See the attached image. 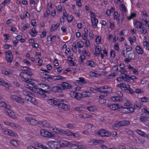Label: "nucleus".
<instances>
[{"mask_svg":"<svg viewBox=\"0 0 149 149\" xmlns=\"http://www.w3.org/2000/svg\"><path fill=\"white\" fill-rule=\"evenodd\" d=\"M41 86L43 89L38 88L37 93L41 95L42 97H45L46 96V94L49 93L51 89L48 86L45 84H42Z\"/></svg>","mask_w":149,"mask_h":149,"instance_id":"obj_1","label":"nucleus"},{"mask_svg":"<svg viewBox=\"0 0 149 149\" xmlns=\"http://www.w3.org/2000/svg\"><path fill=\"white\" fill-rule=\"evenodd\" d=\"M95 89L100 93H103V94L101 95L104 96H106L107 95L108 93H110L112 91L111 88L107 86H101L100 88L96 87Z\"/></svg>","mask_w":149,"mask_h":149,"instance_id":"obj_2","label":"nucleus"},{"mask_svg":"<svg viewBox=\"0 0 149 149\" xmlns=\"http://www.w3.org/2000/svg\"><path fill=\"white\" fill-rule=\"evenodd\" d=\"M33 75V73L32 72H21L19 74V76L24 79L25 81H28L29 82H31L32 79L27 77L28 76H31Z\"/></svg>","mask_w":149,"mask_h":149,"instance_id":"obj_3","label":"nucleus"},{"mask_svg":"<svg viewBox=\"0 0 149 149\" xmlns=\"http://www.w3.org/2000/svg\"><path fill=\"white\" fill-rule=\"evenodd\" d=\"M97 134L101 136L109 137L110 136L111 134L108 131L105 130L101 129L97 131Z\"/></svg>","mask_w":149,"mask_h":149,"instance_id":"obj_4","label":"nucleus"},{"mask_svg":"<svg viewBox=\"0 0 149 149\" xmlns=\"http://www.w3.org/2000/svg\"><path fill=\"white\" fill-rule=\"evenodd\" d=\"M40 134L42 136L49 138L52 137L53 135L51 132L47 131L44 129L40 130Z\"/></svg>","mask_w":149,"mask_h":149,"instance_id":"obj_5","label":"nucleus"},{"mask_svg":"<svg viewBox=\"0 0 149 149\" xmlns=\"http://www.w3.org/2000/svg\"><path fill=\"white\" fill-rule=\"evenodd\" d=\"M6 58L8 63H10L12 61L13 56L11 52L10 51L6 52Z\"/></svg>","mask_w":149,"mask_h":149,"instance_id":"obj_6","label":"nucleus"},{"mask_svg":"<svg viewBox=\"0 0 149 149\" xmlns=\"http://www.w3.org/2000/svg\"><path fill=\"white\" fill-rule=\"evenodd\" d=\"M10 98L15 101L21 104H23L24 103L23 100L20 97H18L16 95H11Z\"/></svg>","mask_w":149,"mask_h":149,"instance_id":"obj_7","label":"nucleus"},{"mask_svg":"<svg viewBox=\"0 0 149 149\" xmlns=\"http://www.w3.org/2000/svg\"><path fill=\"white\" fill-rule=\"evenodd\" d=\"M56 105L58 106L59 108L64 109L65 110H68L69 108V106L68 105L58 102Z\"/></svg>","mask_w":149,"mask_h":149,"instance_id":"obj_8","label":"nucleus"},{"mask_svg":"<svg viewBox=\"0 0 149 149\" xmlns=\"http://www.w3.org/2000/svg\"><path fill=\"white\" fill-rule=\"evenodd\" d=\"M120 77L124 81H126L127 82H128L131 80V76H130L124 73H121L120 76Z\"/></svg>","mask_w":149,"mask_h":149,"instance_id":"obj_9","label":"nucleus"},{"mask_svg":"<svg viewBox=\"0 0 149 149\" xmlns=\"http://www.w3.org/2000/svg\"><path fill=\"white\" fill-rule=\"evenodd\" d=\"M70 143V142H69L68 141H60V145H58V146L56 147L55 148L58 149L61 146L65 147L68 146V147H69V146Z\"/></svg>","mask_w":149,"mask_h":149,"instance_id":"obj_10","label":"nucleus"},{"mask_svg":"<svg viewBox=\"0 0 149 149\" xmlns=\"http://www.w3.org/2000/svg\"><path fill=\"white\" fill-rule=\"evenodd\" d=\"M25 119L29 123L32 125H36L38 123V121L30 117H26Z\"/></svg>","mask_w":149,"mask_h":149,"instance_id":"obj_11","label":"nucleus"},{"mask_svg":"<svg viewBox=\"0 0 149 149\" xmlns=\"http://www.w3.org/2000/svg\"><path fill=\"white\" fill-rule=\"evenodd\" d=\"M69 147L71 149H81L82 148V146L81 145L73 144L70 143Z\"/></svg>","mask_w":149,"mask_h":149,"instance_id":"obj_12","label":"nucleus"},{"mask_svg":"<svg viewBox=\"0 0 149 149\" xmlns=\"http://www.w3.org/2000/svg\"><path fill=\"white\" fill-rule=\"evenodd\" d=\"M37 123L39 125L46 127H50V125L46 121H41L38 122Z\"/></svg>","mask_w":149,"mask_h":149,"instance_id":"obj_13","label":"nucleus"},{"mask_svg":"<svg viewBox=\"0 0 149 149\" xmlns=\"http://www.w3.org/2000/svg\"><path fill=\"white\" fill-rule=\"evenodd\" d=\"M53 91L55 92H60L63 90L61 86H56L53 87L51 89Z\"/></svg>","mask_w":149,"mask_h":149,"instance_id":"obj_14","label":"nucleus"},{"mask_svg":"<svg viewBox=\"0 0 149 149\" xmlns=\"http://www.w3.org/2000/svg\"><path fill=\"white\" fill-rule=\"evenodd\" d=\"M91 21L92 25L93 27L95 28L97 26V24L98 22V19L95 17H91Z\"/></svg>","mask_w":149,"mask_h":149,"instance_id":"obj_15","label":"nucleus"},{"mask_svg":"<svg viewBox=\"0 0 149 149\" xmlns=\"http://www.w3.org/2000/svg\"><path fill=\"white\" fill-rule=\"evenodd\" d=\"M107 106L110 109L113 110H115L119 108L118 105L116 104H108Z\"/></svg>","mask_w":149,"mask_h":149,"instance_id":"obj_16","label":"nucleus"},{"mask_svg":"<svg viewBox=\"0 0 149 149\" xmlns=\"http://www.w3.org/2000/svg\"><path fill=\"white\" fill-rule=\"evenodd\" d=\"M62 88L64 89H69L72 88V86L69 83L63 82L62 83Z\"/></svg>","mask_w":149,"mask_h":149,"instance_id":"obj_17","label":"nucleus"},{"mask_svg":"<svg viewBox=\"0 0 149 149\" xmlns=\"http://www.w3.org/2000/svg\"><path fill=\"white\" fill-rule=\"evenodd\" d=\"M125 90L127 91V92L130 93L131 94H133L134 93V91L130 87V85L128 84L126 85V87H125Z\"/></svg>","mask_w":149,"mask_h":149,"instance_id":"obj_18","label":"nucleus"},{"mask_svg":"<svg viewBox=\"0 0 149 149\" xmlns=\"http://www.w3.org/2000/svg\"><path fill=\"white\" fill-rule=\"evenodd\" d=\"M52 76H50L49 74L46 73L43 75V76L40 78L43 81H45L46 79H51Z\"/></svg>","mask_w":149,"mask_h":149,"instance_id":"obj_19","label":"nucleus"},{"mask_svg":"<svg viewBox=\"0 0 149 149\" xmlns=\"http://www.w3.org/2000/svg\"><path fill=\"white\" fill-rule=\"evenodd\" d=\"M143 24L138 21H136L134 24V26L137 29H141L142 27Z\"/></svg>","mask_w":149,"mask_h":149,"instance_id":"obj_20","label":"nucleus"},{"mask_svg":"<svg viewBox=\"0 0 149 149\" xmlns=\"http://www.w3.org/2000/svg\"><path fill=\"white\" fill-rule=\"evenodd\" d=\"M130 122L128 121L123 120L118 122V126H122L125 125H127L130 124Z\"/></svg>","mask_w":149,"mask_h":149,"instance_id":"obj_21","label":"nucleus"},{"mask_svg":"<svg viewBox=\"0 0 149 149\" xmlns=\"http://www.w3.org/2000/svg\"><path fill=\"white\" fill-rule=\"evenodd\" d=\"M81 98L87 97H90L91 95V93L89 91L84 92L80 93Z\"/></svg>","mask_w":149,"mask_h":149,"instance_id":"obj_22","label":"nucleus"},{"mask_svg":"<svg viewBox=\"0 0 149 149\" xmlns=\"http://www.w3.org/2000/svg\"><path fill=\"white\" fill-rule=\"evenodd\" d=\"M142 112L143 113L142 114L144 116H145L147 118H149V111H148L146 109H143L142 110Z\"/></svg>","mask_w":149,"mask_h":149,"instance_id":"obj_23","label":"nucleus"},{"mask_svg":"<svg viewBox=\"0 0 149 149\" xmlns=\"http://www.w3.org/2000/svg\"><path fill=\"white\" fill-rule=\"evenodd\" d=\"M30 89L32 90L34 92L37 93L38 88L33 85L31 82H29Z\"/></svg>","mask_w":149,"mask_h":149,"instance_id":"obj_24","label":"nucleus"},{"mask_svg":"<svg viewBox=\"0 0 149 149\" xmlns=\"http://www.w3.org/2000/svg\"><path fill=\"white\" fill-rule=\"evenodd\" d=\"M119 111L121 113H128V109L127 107H119Z\"/></svg>","mask_w":149,"mask_h":149,"instance_id":"obj_25","label":"nucleus"},{"mask_svg":"<svg viewBox=\"0 0 149 149\" xmlns=\"http://www.w3.org/2000/svg\"><path fill=\"white\" fill-rule=\"evenodd\" d=\"M135 49L137 53L139 54H142L143 52V51L141 47L139 45H137L136 46Z\"/></svg>","mask_w":149,"mask_h":149,"instance_id":"obj_26","label":"nucleus"},{"mask_svg":"<svg viewBox=\"0 0 149 149\" xmlns=\"http://www.w3.org/2000/svg\"><path fill=\"white\" fill-rule=\"evenodd\" d=\"M38 33V32L36 30L35 28L34 27H33L31 29V31L29 32V33L33 37L36 36Z\"/></svg>","mask_w":149,"mask_h":149,"instance_id":"obj_27","label":"nucleus"},{"mask_svg":"<svg viewBox=\"0 0 149 149\" xmlns=\"http://www.w3.org/2000/svg\"><path fill=\"white\" fill-rule=\"evenodd\" d=\"M48 103L51 105H56L57 104L58 102L53 99H49L47 100Z\"/></svg>","mask_w":149,"mask_h":149,"instance_id":"obj_28","label":"nucleus"},{"mask_svg":"<svg viewBox=\"0 0 149 149\" xmlns=\"http://www.w3.org/2000/svg\"><path fill=\"white\" fill-rule=\"evenodd\" d=\"M8 115L13 118H16V116L14 112L12 111L9 110L7 111Z\"/></svg>","mask_w":149,"mask_h":149,"instance_id":"obj_29","label":"nucleus"},{"mask_svg":"<svg viewBox=\"0 0 149 149\" xmlns=\"http://www.w3.org/2000/svg\"><path fill=\"white\" fill-rule=\"evenodd\" d=\"M95 52L97 54L96 55V56H99L101 51V47L100 46L96 47L95 48Z\"/></svg>","mask_w":149,"mask_h":149,"instance_id":"obj_30","label":"nucleus"},{"mask_svg":"<svg viewBox=\"0 0 149 149\" xmlns=\"http://www.w3.org/2000/svg\"><path fill=\"white\" fill-rule=\"evenodd\" d=\"M52 77L51 79L54 80L62 79L64 78V77L61 76L59 75L52 76Z\"/></svg>","mask_w":149,"mask_h":149,"instance_id":"obj_31","label":"nucleus"},{"mask_svg":"<svg viewBox=\"0 0 149 149\" xmlns=\"http://www.w3.org/2000/svg\"><path fill=\"white\" fill-rule=\"evenodd\" d=\"M22 93L24 95H26L28 96L26 98V99H27V98H28L30 96V95L31 94V92L25 90L23 91Z\"/></svg>","mask_w":149,"mask_h":149,"instance_id":"obj_32","label":"nucleus"},{"mask_svg":"<svg viewBox=\"0 0 149 149\" xmlns=\"http://www.w3.org/2000/svg\"><path fill=\"white\" fill-rule=\"evenodd\" d=\"M60 23H57L55 25H52V27L50 29V30L52 31L56 29L58 27Z\"/></svg>","mask_w":149,"mask_h":149,"instance_id":"obj_33","label":"nucleus"},{"mask_svg":"<svg viewBox=\"0 0 149 149\" xmlns=\"http://www.w3.org/2000/svg\"><path fill=\"white\" fill-rule=\"evenodd\" d=\"M143 45L144 47L146 49L149 51V42L147 41H145L143 42Z\"/></svg>","mask_w":149,"mask_h":149,"instance_id":"obj_34","label":"nucleus"},{"mask_svg":"<svg viewBox=\"0 0 149 149\" xmlns=\"http://www.w3.org/2000/svg\"><path fill=\"white\" fill-rule=\"evenodd\" d=\"M99 143L97 140L94 139H92L90 140V145H97Z\"/></svg>","mask_w":149,"mask_h":149,"instance_id":"obj_35","label":"nucleus"},{"mask_svg":"<svg viewBox=\"0 0 149 149\" xmlns=\"http://www.w3.org/2000/svg\"><path fill=\"white\" fill-rule=\"evenodd\" d=\"M137 133L141 136H143L145 137L147 136V134H146L144 132H142L141 130H136Z\"/></svg>","mask_w":149,"mask_h":149,"instance_id":"obj_36","label":"nucleus"},{"mask_svg":"<svg viewBox=\"0 0 149 149\" xmlns=\"http://www.w3.org/2000/svg\"><path fill=\"white\" fill-rule=\"evenodd\" d=\"M53 130L55 132L62 134L63 130L58 128H54Z\"/></svg>","mask_w":149,"mask_h":149,"instance_id":"obj_37","label":"nucleus"},{"mask_svg":"<svg viewBox=\"0 0 149 149\" xmlns=\"http://www.w3.org/2000/svg\"><path fill=\"white\" fill-rule=\"evenodd\" d=\"M135 55L134 52L130 53L127 57L131 60H133L135 57Z\"/></svg>","mask_w":149,"mask_h":149,"instance_id":"obj_38","label":"nucleus"},{"mask_svg":"<svg viewBox=\"0 0 149 149\" xmlns=\"http://www.w3.org/2000/svg\"><path fill=\"white\" fill-rule=\"evenodd\" d=\"M111 99L112 101L115 102L120 101L121 100L120 98L118 96L112 97Z\"/></svg>","mask_w":149,"mask_h":149,"instance_id":"obj_39","label":"nucleus"},{"mask_svg":"<svg viewBox=\"0 0 149 149\" xmlns=\"http://www.w3.org/2000/svg\"><path fill=\"white\" fill-rule=\"evenodd\" d=\"M10 142L12 145L14 146H17L18 145V142L15 140H10Z\"/></svg>","mask_w":149,"mask_h":149,"instance_id":"obj_40","label":"nucleus"},{"mask_svg":"<svg viewBox=\"0 0 149 149\" xmlns=\"http://www.w3.org/2000/svg\"><path fill=\"white\" fill-rule=\"evenodd\" d=\"M62 134H65L68 136H72V133L69 131H66L63 130Z\"/></svg>","mask_w":149,"mask_h":149,"instance_id":"obj_41","label":"nucleus"},{"mask_svg":"<svg viewBox=\"0 0 149 149\" xmlns=\"http://www.w3.org/2000/svg\"><path fill=\"white\" fill-rule=\"evenodd\" d=\"M74 109L77 111L81 112L84 111L85 108L82 107H77L74 108Z\"/></svg>","mask_w":149,"mask_h":149,"instance_id":"obj_42","label":"nucleus"},{"mask_svg":"<svg viewBox=\"0 0 149 149\" xmlns=\"http://www.w3.org/2000/svg\"><path fill=\"white\" fill-rule=\"evenodd\" d=\"M81 117L86 118H90L91 117V116L87 113H83L80 115Z\"/></svg>","mask_w":149,"mask_h":149,"instance_id":"obj_43","label":"nucleus"},{"mask_svg":"<svg viewBox=\"0 0 149 149\" xmlns=\"http://www.w3.org/2000/svg\"><path fill=\"white\" fill-rule=\"evenodd\" d=\"M86 64L91 67H94L95 66L94 62L91 60L88 61L86 63Z\"/></svg>","mask_w":149,"mask_h":149,"instance_id":"obj_44","label":"nucleus"},{"mask_svg":"<svg viewBox=\"0 0 149 149\" xmlns=\"http://www.w3.org/2000/svg\"><path fill=\"white\" fill-rule=\"evenodd\" d=\"M22 70L25 71H27V72H31L32 71V69L31 68L26 66L23 67Z\"/></svg>","mask_w":149,"mask_h":149,"instance_id":"obj_45","label":"nucleus"},{"mask_svg":"<svg viewBox=\"0 0 149 149\" xmlns=\"http://www.w3.org/2000/svg\"><path fill=\"white\" fill-rule=\"evenodd\" d=\"M147 118L145 116H144L141 114L140 118V120L141 122L143 123H145L147 120Z\"/></svg>","mask_w":149,"mask_h":149,"instance_id":"obj_46","label":"nucleus"},{"mask_svg":"<svg viewBox=\"0 0 149 149\" xmlns=\"http://www.w3.org/2000/svg\"><path fill=\"white\" fill-rule=\"evenodd\" d=\"M104 97V96L103 95H100L99 97L100 98V99L99 100V101L101 104L105 103L106 102V100L103 99Z\"/></svg>","mask_w":149,"mask_h":149,"instance_id":"obj_47","label":"nucleus"},{"mask_svg":"<svg viewBox=\"0 0 149 149\" xmlns=\"http://www.w3.org/2000/svg\"><path fill=\"white\" fill-rule=\"evenodd\" d=\"M66 17H67L68 22H71L73 19V17L71 15H68V16Z\"/></svg>","mask_w":149,"mask_h":149,"instance_id":"obj_48","label":"nucleus"},{"mask_svg":"<svg viewBox=\"0 0 149 149\" xmlns=\"http://www.w3.org/2000/svg\"><path fill=\"white\" fill-rule=\"evenodd\" d=\"M84 45V43L82 41L79 42L77 43L78 47L79 48L83 47Z\"/></svg>","mask_w":149,"mask_h":149,"instance_id":"obj_49","label":"nucleus"},{"mask_svg":"<svg viewBox=\"0 0 149 149\" xmlns=\"http://www.w3.org/2000/svg\"><path fill=\"white\" fill-rule=\"evenodd\" d=\"M80 93H76V94L75 95V98L77 100H80L81 99V95Z\"/></svg>","mask_w":149,"mask_h":149,"instance_id":"obj_50","label":"nucleus"},{"mask_svg":"<svg viewBox=\"0 0 149 149\" xmlns=\"http://www.w3.org/2000/svg\"><path fill=\"white\" fill-rule=\"evenodd\" d=\"M126 85L123 83H121L120 84H118L117 85V86L118 87H120L121 88H125L126 87Z\"/></svg>","mask_w":149,"mask_h":149,"instance_id":"obj_51","label":"nucleus"},{"mask_svg":"<svg viewBox=\"0 0 149 149\" xmlns=\"http://www.w3.org/2000/svg\"><path fill=\"white\" fill-rule=\"evenodd\" d=\"M0 106L7 108V104L4 102L1 101H0Z\"/></svg>","mask_w":149,"mask_h":149,"instance_id":"obj_52","label":"nucleus"},{"mask_svg":"<svg viewBox=\"0 0 149 149\" xmlns=\"http://www.w3.org/2000/svg\"><path fill=\"white\" fill-rule=\"evenodd\" d=\"M136 14L135 13H132L130 15L127 17V19L128 20H130L133 17H135Z\"/></svg>","mask_w":149,"mask_h":149,"instance_id":"obj_53","label":"nucleus"},{"mask_svg":"<svg viewBox=\"0 0 149 149\" xmlns=\"http://www.w3.org/2000/svg\"><path fill=\"white\" fill-rule=\"evenodd\" d=\"M93 126V125L91 124H87L85 125V128L87 130H89Z\"/></svg>","mask_w":149,"mask_h":149,"instance_id":"obj_54","label":"nucleus"},{"mask_svg":"<svg viewBox=\"0 0 149 149\" xmlns=\"http://www.w3.org/2000/svg\"><path fill=\"white\" fill-rule=\"evenodd\" d=\"M67 127L69 129H73L74 128V125L72 123H68L67 124Z\"/></svg>","mask_w":149,"mask_h":149,"instance_id":"obj_55","label":"nucleus"},{"mask_svg":"<svg viewBox=\"0 0 149 149\" xmlns=\"http://www.w3.org/2000/svg\"><path fill=\"white\" fill-rule=\"evenodd\" d=\"M120 7L122 9V10L123 11L125 12H127L126 8L125 5L123 4H122L120 5Z\"/></svg>","mask_w":149,"mask_h":149,"instance_id":"obj_56","label":"nucleus"},{"mask_svg":"<svg viewBox=\"0 0 149 149\" xmlns=\"http://www.w3.org/2000/svg\"><path fill=\"white\" fill-rule=\"evenodd\" d=\"M116 75V74L115 72L112 73L108 75V77L109 79L112 78L114 77Z\"/></svg>","mask_w":149,"mask_h":149,"instance_id":"obj_57","label":"nucleus"},{"mask_svg":"<svg viewBox=\"0 0 149 149\" xmlns=\"http://www.w3.org/2000/svg\"><path fill=\"white\" fill-rule=\"evenodd\" d=\"M125 132L130 135H133V132L128 129H125Z\"/></svg>","mask_w":149,"mask_h":149,"instance_id":"obj_58","label":"nucleus"},{"mask_svg":"<svg viewBox=\"0 0 149 149\" xmlns=\"http://www.w3.org/2000/svg\"><path fill=\"white\" fill-rule=\"evenodd\" d=\"M124 18V16L123 14H121L119 16L118 18V20L122 22Z\"/></svg>","mask_w":149,"mask_h":149,"instance_id":"obj_59","label":"nucleus"},{"mask_svg":"<svg viewBox=\"0 0 149 149\" xmlns=\"http://www.w3.org/2000/svg\"><path fill=\"white\" fill-rule=\"evenodd\" d=\"M87 108L89 111H93L95 110V107L92 106L88 107Z\"/></svg>","mask_w":149,"mask_h":149,"instance_id":"obj_60","label":"nucleus"},{"mask_svg":"<svg viewBox=\"0 0 149 149\" xmlns=\"http://www.w3.org/2000/svg\"><path fill=\"white\" fill-rule=\"evenodd\" d=\"M79 80H77V81H79L81 83L85 84L86 83L83 77H80L79 78Z\"/></svg>","mask_w":149,"mask_h":149,"instance_id":"obj_61","label":"nucleus"},{"mask_svg":"<svg viewBox=\"0 0 149 149\" xmlns=\"http://www.w3.org/2000/svg\"><path fill=\"white\" fill-rule=\"evenodd\" d=\"M2 73L6 75H7V76L9 77L11 75V74L10 73H9L7 71L5 70H3L2 71Z\"/></svg>","mask_w":149,"mask_h":149,"instance_id":"obj_62","label":"nucleus"},{"mask_svg":"<svg viewBox=\"0 0 149 149\" xmlns=\"http://www.w3.org/2000/svg\"><path fill=\"white\" fill-rule=\"evenodd\" d=\"M126 53H127V52H129L131 51L132 50V48L131 47L128 45H126Z\"/></svg>","mask_w":149,"mask_h":149,"instance_id":"obj_63","label":"nucleus"},{"mask_svg":"<svg viewBox=\"0 0 149 149\" xmlns=\"http://www.w3.org/2000/svg\"><path fill=\"white\" fill-rule=\"evenodd\" d=\"M115 52L114 51L111 50L110 53V57H112L113 58H114L115 56Z\"/></svg>","mask_w":149,"mask_h":149,"instance_id":"obj_64","label":"nucleus"}]
</instances>
